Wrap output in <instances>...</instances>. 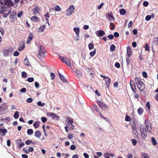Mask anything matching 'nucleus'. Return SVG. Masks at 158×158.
<instances>
[{
	"label": "nucleus",
	"mask_w": 158,
	"mask_h": 158,
	"mask_svg": "<svg viewBox=\"0 0 158 158\" xmlns=\"http://www.w3.org/2000/svg\"><path fill=\"white\" fill-rule=\"evenodd\" d=\"M66 126L68 127V128L70 130H72L74 129L75 126L73 124V119L70 117L66 118L65 121Z\"/></svg>",
	"instance_id": "nucleus-1"
},
{
	"label": "nucleus",
	"mask_w": 158,
	"mask_h": 158,
	"mask_svg": "<svg viewBox=\"0 0 158 158\" xmlns=\"http://www.w3.org/2000/svg\"><path fill=\"white\" fill-rule=\"evenodd\" d=\"M135 81L138 88L141 91H143L145 89V85L143 82L138 77L135 78Z\"/></svg>",
	"instance_id": "nucleus-2"
},
{
	"label": "nucleus",
	"mask_w": 158,
	"mask_h": 158,
	"mask_svg": "<svg viewBox=\"0 0 158 158\" xmlns=\"http://www.w3.org/2000/svg\"><path fill=\"white\" fill-rule=\"evenodd\" d=\"M140 131L142 137L143 139H145L147 136V131L146 128L143 125L140 126Z\"/></svg>",
	"instance_id": "nucleus-3"
},
{
	"label": "nucleus",
	"mask_w": 158,
	"mask_h": 158,
	"mask_svg": "<svg viewBox=\"0 0 158 158\" xmlns=\"http://www.w3.org/2000/svg\"><path fill=\"white\" fill-rule=\"evenodd\" d=\"M60 58L61 59L62 62L65 63L68 66H71V63L70 60L67 57H64L62 56H60Z\"/></svg>",
	"instance_id": "nucleus-4"
},
{
	"label": "nucleus",
	"mask_w": 158,
	"mask_h": 158,
	"mask_svg": "<svg viewBox=\"0 0 158 158\" xmlns=\"http://www.w3.org/2000/svg\"><path fill=\"white\" fill-rule=\"evenodd\" d=\"M145 124L148 132L151 133L152 131V125L149 123V121L147 119L145 121Z\"/></svg>",
	"instance_id": "nucleus-5"
},
{
	"label": "nucleus",
	"mask_w": 158,
	"mask_h": 158,
	"mask_svg": "<svg viewBox=\"0 0 158 158\" xmlns=\"http://www.w3.org/2000/svg\"><path fill=\"white\" fill-rule=\"evenodd\" d=\"M97 102L101 109L105 111L108 110L109 108L108 106L101 101L98 100Z\"/></svg>",
	"instance_id": "nucleus-6"
},
{
	"label": "nucleus",
	"mask_w": 158,
	"mask_h": 158,
	"mask_svg": "<svg viewBox=\"0 0 158 158\" xmlns=\"http://www.w3.org/2000/svg\"><path fill=\"white\" fill-rule=\"evenodd\" d=\"M75 8L73 5L71 6L66 11V13L67 15H70L73 12Z\"/></svg>",
	"instance_id": "nucleus-7"
},
{
	"label": "nucleus",
	"mask_w": 158,
	"mask_h": 158,
	"mask_svg": "<svg viewBox=\"0 0 158 158\" xmlns=\"http://www.w3.org/2000/svg\"><path fill=\"white\" fill-rule=\"evenodd\" d=\"M130 85L132 90L134 93L136 92V85L133 81L131 80L130 82Z\"/></svg>",
	"instance_id": "nucleus-8"
},
{
	"label": "nucleus",
	"mask_w": 158,
	"mask_h": 158,
	"mask_svg": "<svg viewBox=\"0 0 158 158\" xmlns=\"http://www.w3.org/2000/svg\"><path fill=\"white\" fill-rule=\"evenodd\" d=\"M16 143L17 144V147L19 148H21L25 144L22 142L21 139H17L16 140Z\"/></svg>",
	"instance_id": "nucleus-9"
},
{
	"label": "nucleus",
	"mask_w": 158,
	"mask_h": 158,
	"mask_svg": "<svg viewBox=\"0 0 158 158\" xmlns=\"http://www.w3.org/2000/svg\"><path fill=\"white\" fill-rule=\"evenodd\" d=\"M96 35L99 37H101L105 35L104 31L102 30H99L95 32Z\"/></svg>",
	"instance_id": "nucleus-10"
},
{
	"label": "nucleus",
	"mask_w": 158,
	"mask_h": 158,
	"mask_svg": "<svg viewBox=\"0 0 158 158\" xmlns=\"http://www.w3.org/2000/svg\"><path fill=\"white\" fill-rule=\"evenodd\" d=\"M48 115L51 116L53 119L55 120H58L59 118V116L53 113H49L48 114Z\"/></svg>",
	"instance_id": "nucleus-11"
},
{
	"label": "nucleus",
	"mask_w": 158,
	"mask_h": 158,
	"mask_svg": "<svg viewBox=\"0 0 158 158\" xmlns=\"http://www.w3.org/2000/svg\"><path fill=\"white\" fill-rule=\"evenodd\" d=\"M158 44V38L157 37L154 38L152 43V48L153 47L157 46Z\"/></svg>",
	"instance_id": "nucleus-12"
},
{
	"label": "nucleus",
	"mask_w": 158,
	"mask_h": 158,
	"mask_svg": "<svg viewBox=\"0 0 158 158\" xmlns=\"http://www.w3.org/2000/svg\"><path fill=\"white\" fill-rule=\"evenodd\" d=\"M0 3L2 5H7L8 6L10 3V0H0Z\"/></svg>",
	"instance_id": "nucleus-13"
},
{
	"label": "nucleus",
	"mask_w": 158,
	"mask_h": 158,
	"mask_svg": "<svg viewBox=\"0 0 158 158\" xmlns=\"http://www.w3.org/2000/svg\"><path fill=\"white\" fill-rule=\"evenodd\" d=\"M107 17L110 21H113L114 20V17L112 13H110L107 15Z\"/></svg>",
	"instance_id": "nucleus-14"
},
{
	"label": "nucleus",
	"mask_w": 158,
	"mask_h": 158,
	"mask_svg": "<svg viewBox=\"0 0 158 158\" xmlns=\"http://www.w3.org/2000/svg\"><path fill=\"white\" fill-rule=\"evenodd\" d=\"M46 28V25H43L41 26L38 29V32L40 33H42L44 31V30Z\"/></svg>",
	"instance_id": "nucleus-15"
},
{
	"label": "nucleus",
	"mask_w": 158,
	"mask_h": 158,
	"mask_svg": "<svg viewBox=\"0 0 158 158\" xmlns=\"http://www.w3.org/2000/svg\"><path fill=\"white\" fill-rule=\"evenodd\" d=\"M44 52L45 51L43 49V47L40 46V47L39 55L41 56H44Z\"/></svg>",
	"instance_id": "nucleus-16"
},
{
	"label": "nucleus",
	"mask_w": 158,
	"mask_h": 158,
	"mask_svg": "<svg viewBox=\"0 0 158 158\" xmlns=\"http://www.w3.org/2000/svg\"><path fill=\"white\" fill-rule=\"evenodd\" d=\"M33 38V35L32 33H31L27 41V44H29L31 43V41L32 40Z\"/></svg>",
	"instance_id": "nucleus-17"
},
{
	"label": "nucleus",
	"mask_w": 158,
	"mask_h": 158,
	"mask_svg": "<svg viewBox=\"0 0 158 158\" xmlns=\"http://www.w3.org/2000/svg\"><path fill=\"white\" fill-rule=\"evenodd\" d=\"M45 18L46 20V21L47 23L48 24V26L50 25V24L49 23V21L48 18L50 17V15L49 14V12H48L45 15Z\"/></svg>",
	"instance_id": "nucleus-18"
},
{
	"label": "nucleus",
	"mask_w": 158,
	"mask_h": 158,
	"mask_svg": "<svg viewBox=\"0 0 158 158\" xmlns=\"http://www.w3.org/2000/svg\"><path fill=\"white\" fill-rule=\"evenodd\" d=\"M40 10L39 8L37 7H35V8L33 9V11L34 14L35 15L39 14V12Z\"/></svg>",
	"instance_id": "nucleus-19"
},
{
	"label": "nucleus",
	"mask_w": 158,
	"mask_h": 158,
	"mask_svg": "<svg viewBox=\"0 0 158 158\" xmlns=\"http://www.w3.org/2000/svg\"><path fill=\"white\" fill-rule=\"evenodd\" d=\"M3 55L4 56H6L8 55L9 53V51L7 49H4L2 51Z\"/></svg>",
	"instance_id": "nucleus-20"
},
{
	"label": "nucleus",
	"mask_w": 158,
	"mask_h": 158,
	"mask_svg": "<svg viewBox=\"0 0 158 158\" xmlns=\"http://www.w3.org/2000/svg\"><path fill=\"white\" fill-rule=\"evenodd\" d=\"M132 133L135 138H137L138 137V132L137 130L132 131Z\"/></svg>",
	"instance_id": "nucleus-21"
},
{
	"label": "nucleus",
	"mask_w": 158,
	"mask_h": 158,
	"mask_svg": "<svg viewBox=\"0 0 158 158\" xmlns=\"http://www.w3.org/2000/svg\"><path fill=\"white\" fill-rule=\"evenodd\" d=\"M58 75L60 78L63 82H65L66 81V79L64 78V76H62L60 73L58 72Z\"/></svg>",
	"instance_id": "nucleus-22"
},
{
	"label": "nucleus",
	"mask_w": 158,
	"mask_h": 158,
	"mask_svg": "<svg viewBox=\"0 0 158 158\" xmlns=\"http://www.w3.org/2000/svg\"><path fill=\"white\" fill-rule=\"evenodd\" d=\"M127 55L129 57H130L132 54L131 48L128 46L127 47Z\"/></svg>",
	"instance_id": "nucleus-23"
},
{
	"label": "nucleus",
	"mask_w": 158,
	"mask_h": 158,
	"mask_svg": "<svg viewBox=\"0 0 158 158\" xmlns=\"http://www.w3.org/2000/svg\"><path fill=\"white\" fill-rule=\"evenodd\" d=\"M106 82V86L107 88H109L110 85V83L111 81L110 79V78H107V79L105 81Z\"/></svg>",
	"instance_id": "nucleus-24"
},
{
	"label": "nucleus",
	"mask_w": 158,
	"mask_h": 158,
	"mask_svg": "<svg viewBox=\"0 0 158 158\" xmlns=\"http://www.w3.org/2000/svg\"><path fill=\"white\" fill-rule=\"evenodd\" d=\"M73 31L75 32L77 35H79L80 33V29L78 27H74L73 28Z\"/></svg>",
	"instance_id": "nucleus-25"
},
{
	"label": "nucleus",
	"mask_w": 158,
	"mask_h": 158,
	"mask_svg": "<svg viewBox=\"0 0 158 158\" xmlns=\"http://www.w3.org/2000/svg\"><path fill=\"white\" fill-rule=\"evenodd\" d=\"M24 63L25 65L30 66V64L29 63L28 60L27 59V58L26 57L24 60Z\"/></svg>",
	"instance_id": "nucleus-26"
},
{
	"label": "nucleus",
	"mask_w": 158,
	"mask_h": 158,
	"mask_svg": "<svg viewBox=\"0 0 158 158\" xmlns=\"http://www.w3.org/2000/svg\"><path fill=\"white\" fill-rule=\"evenodd\" d=\"M126 10L124 9H121L119 10V13L121 15H124L126 14Z\"/></svg>",
	"instance_id": "nucleus-27"
},
{
	"label": "nucleus",
	"mask_w": 158,
	"mask_h": 158,
	"mask_svg": "<svg viewBox=\"0 0 158 158\" xmlns=\"http://www.w3.org/2000/svg\"><path fill=\"white\" fill-rule=\"evenodd\" d=\"M141 158H149L148 155L146 153H142Z\"/></svg>",
	"instance_id": "nucleus-28"
},
{
	"label": "nucleus",
	"mask_w": 158,
	"mask_h": 158,
	"mask_svg": "<svg viewBox=\"0 0 158 158\" xmlns=\"http://www.w3.org/2000/svg\"><path fill=\"white\" fill-rule=\"evenodd\" d=\"M33 125L35 128H38L39 126V122L38 121L35 122Z\"/></svg>",
	"instance_id": "nucleus-29"
},
{
	"label": "nucleus",
	"mask_w": 158,
	"mask_h": 158,
	"mask_svg": "<svg viewBox=\"0 0 158 158\" xmlns=\"http://www.w3.org/2000/svg\"><path fill=\"white\" fill-rule=\"evenodd\" d=\"M116 48V47L114 44H112L111 45L110 47V51L113 52L114 51Z\"/></svg>",
	"instance_id": "nucleus-30"
},
{
	"label": "nucleus",
	"mask_w": 158,
	"mask_h": 158,
	"mask_svg": "<svg viewBox=\"0 0 158 158\" xmlns=\"http://www.w3.org/2000/svg\"><path fill=\"white\" fill-rule=\"evenodd\" d=\"M138 114L139 115H141L143 112V110L142 108H139L137 110Z\"/></svg>",
	"instance_id": "nucleus-31"
},
{
	"label": "nucleus",
	"mask_w": 158,
	"mask_h": 158,
	"mask_svg": "<svg viewBox=\"0 0 158 158\" xmlns=\"http://www.w3.org/2000/svg\"><path fill=\"white\" fill-rule=\"evenodd\" d=\"M41 133L39 131H36L35 132V135L36 137L39 138L41 136Z\"/></svg>",
	"instance_id": "nucleus-32"
},
{
	"label": "nucleus",
	"mask_w": 158,
	"mask_h": 158,
	"mask_svg": "<svg viewBox=\"0 0 158 158\" xmlns=\"http://www.w3.org/2000/svg\"><path fill=\"white\" fill-rule=\"evenodd\" d=\"M152 141L153 145H156L157 144V142L155 138L154 137L152 138Z\"/></svg>",
	"instance_id": "nucleus-33"
},
{
	"label": "nucleus",
	"mask_w": 158,
	"mask_h": 158,
	"mask_svg": "<svg viewBox=\"0 0 158 158\" xmlns=\"http://www.w3.org/2000/svg\"><path fill=\"white\" fill-rule=\"evenodd\" d=\"M96 52V50L95 48L94 49V50L90 52V55L92 57L94 56Z\"/></svg>",
	"instance_id": "nucleus-34"
},
{
	"label": "nucleus",
	"mask_w": 158,
	"mask_h": 158,
	"mask_svg": "<svg viewBox=\"0 0 158 158\" xmlns=\"http://www.w3.org/2000/svg\"><path fill=\"white\" fill-rule=\"evenodd\" d=\"M37 104L38 106H40L41 107H43L45 105L44 103H42L40 101L38 102L37 103Z\"/></svg>",
	"instance_id": "nucleus-35"
},
{
	"label": "nucleus",
	"mask_w": 158,
	"mask_h": 158,
	"mask_svg": "<svg viewBox=\"0 0 158 158\" xmlns=\"http://www.w3.org/2000/svg\"><path fill=\"white\" fill-rule=\"evenodd\" d=\"M27 133L28 135H31L33 134V131L32 129H28L27 130Z\"/></svg>",
	"instance_id": "nucleus-36"
},
{
	"label": "nucleus",
	"mask_w": 158,
	"mask_h": 158,
	"mask_svg": "<svg viewBox=\"0 0 158 158\" xmlns=\"http://www.w3.org/2000/svg\"><path fill=\"white\" fill-rule=\"evenodd\" d=\"M19 112L18 111H16L14 116V118L15 119H17L19 118Z\"/></svg>",
	"instance_id": "nucleus-37"
},
{
	"label": "nucleus",
	"mask_w": 158,
	"mask_h": 158,
	"mask_svg": "<svg viewBox=\"0 0 158 158\" xmlns=\"http://www.w3.org/2000/svg\"><path fill=\"white\" fill-rule=\"evenodd\" d=\"M0 132L3 133L4 135L7 132V131L6 129L0 128Z\"/></svg>",
	"instance_id": "nucleus-38"
},
{
	"label": "nucleus",
	"mask_w": 158,
	"mask_h": 158,
	"mask_svg": "<svg viewBox=\"0 0 158 158\" xmlns=\"http://www.w3.org/2000/svg\"><path fill=\"white\" fill-rule=\"evenodd\" d=\"M38 18L36 16H33L31 18V20L33 21H37Z\"/></svg>",
	"instance_id": "nucleus-39"
},
{
	"label": "nucleus",
	"mask_w": 158,
	"mask_h": 158,
	"mask_svg": "<svg viewBox=\"0 0 158 158\" xmlns=\"http://www.w3.org/2000/svg\"><path fill=\"white\" fill-rule=\"evenodd\" d=\"M144 47L145 48V50L147 51H150L149 47L148 46V44L147 43H146L145 44V46Z\"/></svg>",
	"instance_id": "nucleus-40"
},
{
	"label": "nucleus",
	"mask_w": 158,
	"mask_h": 158,
	"mask_svg": "<svg viewBox=\"0 0 158 158\" xmlns=\"http://www.w3.org/2000/svg\"><path fill=\"white\" fill-rule=\"evenodd\" d=\"M88 47L89 50H91L94 48V44L91 43H89L88 44Z\"/></svg>",
	"instance_id": "nucleus-41"
},
{
	"label": "nucleus",
	"mask_w": 158,
	"mask_h": 158,
	"mask_svg": "<svg viewBox=\"0 0 158 158\" xmlns=\"http://www.w3.org/2000/svg\"><path fill=\"white\" fill-rule=\"evenodd\" d=\"M76 72L77 74V76L79 77H81L82 75V73L80 70H77L76 71Z\"/></svg>",
	"instance_id": "nucleus-42"
},
{
	"label": "nucleus",
	"mask_w": 158,
	"mask_h": 158,
	"mask_svg": "<svg viewBox=\"0 0 158 158\" xmlns=\"http://www.w3.org/2000/svg\"><path fill=\"white\" fill-rule=\"evenodd\" d=\"M21 75L22 77L25 78L27 77V73L25 72H23L21 73Z\"/></svg>",
	"instance_id": "nucleus-43"
},
{
	"label": "nucleus",
	"mask_w": 158,
	"mask_h": 158,
	"mask_svg": "<svg viewBox=\"0 0 158 158\" xmlns=\"http://www.w3.org/2000/svg\"><path fill=\"white\" fill-rule=\"evenodd\" d=\"M132 144L134 146H135L137 144V141L135 139H133L131 140Z\"/></svg>",
	"instance_id": "nucleus-44"
},
{
	"label": "nucleus",
	"mask_w": 158,
	"mask_h": 158,
	"mask_svg": "<svg viewBox=\"0 0 158 158\" xmlns=\"http://www.w3.org/2000/svg\"><path fill=\"white\" fill-rule=\"evenodd\" d=\"M61 10V8L58 6H56L55 7V10L56 11H60Z\"/></svg>",
	"instance_id": "nucleus-45"
},
{
	"label": "nucleus",
	"mask_w": 158,
	"mask_h": 158,
	"mask_svg": "<svg viewBox=\"0 0 158 158\" xmlns=\"http://www.w3.org/2000/svg\"><path fill=\"white\" fill-rule=\"evenodd\" d=\"M18 5V4L17 3H15L14 4L10 1V6H13V7L15 8H16L17 7Z\"/></svg>",
	"instance_id": "nucleus-46"
},
{
	"label": "nucleus",
	"mask_w": 158,
	"mask_h": 158,
	"mask_svg": "<svg viewBox=\"0 0 158 158\" xmlns=\"http://www.w3.org/2000/svg\"><path fill=\"white\" fill-rule=\"evenodd\" d=\"M25 48L24 44H23V45H20L19 48V50L20 51H21L22 50Z\"/></svg>",
	"instance_id": "nucleus-47"
},
{
	"label": "nucleus",
	"mask_w": 158,
	"mask_h": 158,
	"mask_svg": "<svg viewBox=\"0 0 158 158\" xmlns=\"http://www.w3.org/2000/svg\"><path fill=\"white\" fill-rule=\"evenodd\" d=\"M34 81V79L33 77H29L27 78V81L28 82H31Z\"/></svg>",
	"instance_id": "nucleus-48"
},
{
	"label": "nucleus",
	"mask_w": 158,
	"mask_h": 158,
	"mask_svg": "<svg viewBox=\"0 0 158 158\" xmlns=\"http://www.w3.org/2000/svg\"><path fill=\"white\" fill-rule=\"evenodd\" d=\"M151 18V16L150 15H147L145 18V20L147 21H148L150 20Z\"/></svg>",
	"instance_id": "nucleus-49"
},
{
	"label": "nucleus",
	"mask_w": 158,
	"mask_h": 158,
	"mask_svg": "<svg viewBox=\"0 0 158 158\" xmlns=\"http://www.w3.org/2000/svg\"><path fill=\"white\" fill-rule=\"evenodd\" d=\"M32 143V141L31 140H26L25 142V143L26 145H29L30 143Z\"/></svg>",
	"instance_id": "nucleus-50"
},
{
	"label": "nucleus",
	"mask_w": 158,
	"mask_h": 158,
	"mask_svg": "<svg viewBox=\"0 0 158 158\" xmlns=\"http://www.w3.org/2000/svg\"><path fill=\"white\" fill-rule=\"evenodd\" d=\"M27 101L28 103H31L33 101V99L32 98H29L27 99Z\"/></svg>",
	"instance_id": "nucleus-51"
},
{
	"label": "nucleus",
	"mask_w": 158,
	"mask_h": 158,
	"mask_svg": "<svg viewBox=\"0 0 158 158\" xmlns=\"http://www.w3.org/2000/svg\"><path fill=\"white\" fill-rule=\"evenodd\" d=\"M96 130L98 132H100L101 131H103V130L101 127L97 128L96 129Z\"/></svg>",
	"instance_id": "nucleus-52"
},
{
	"label": "nucleus",
	"mask_w": 158,
	"mask_h": 158,
	"mask_svg": "<svg viewBox=\"0 0 158 158\" xmlns=\"http://www.w3.org/2000/svg\"><path fill=\"white\" fill-rule=\"evenodd\" d=\"M50 76L51 80H53L54 79L55 77V75L53 73H50Z\"/></svg>",
	"instance_id": "nucleus-53"
},
{
	"label": "nucleus",
	"mask_w": 158,
	"mask_h": 158,
	"mask_svg": "<svg viewBox=\"0 0 158 158\" xmlns=\"http://www.w3.org/2000/svg\"><path fill=\"white\" fill-rule=\"evenodd\" d=\"M94 107L95 110L97 112L99 111V110L98 107L95 105H94Z\"/></svg>",
	"instance_id": "nucleus-54"
},
{
	"label": "nucleus",
	"mask_w": 158,
	"mask_h": 158,
	"mask_svg": "<svg viewBox=\"0 0 158 158\" xmlns=\"http://www.w3.org/2000/svg\"><path fill=\"white\" fill-rule=\"evenodd\" d=\"M42 121L43 123H45L47 121V119L46 118L44 117H42L41 118Z\"/></svg>",
	"instance_id": "nucleus-55"
},
{
	"label": "nucleus",
	"mask_w": 158,
	"mask_h": 158,
	"mask_svg": "<svg viewBox=\"0 0 158 158\" xmlns=\"http://www.w3.org/2000/svg\"><path fill=\"white\" fill-rule=\"evenodd\" d=\"M110 25L112 27L110 28L111 30H114L115 28V27L114 26V24L113 23H110Z\"/></svg>",
	"instance_id": "nucleus-56"
},
{
	"label": "nucleus",
	"mask_w": 158,
	"mask_h": 158,
	"mask_svg": "<svg viewBox=\"0 0 158 158\" xmlns=\"http://www.w3.org/2000/svg\"><path fill=\"white\" fill-rule=\"evenodd\" d=\"M131 120L130 118V117L128 115L126 116L125 118V120L126 121H130Z\"/></svg>",
	"instance_id": "nucleus-57"
},
{
	"label": "nucleus",
	"mask_w": 158,
	"mask_h": 158,
	"mask_svg": "<svg viewBox=\"0 0 158 158\" xmlns=\"http://www.w3.org/2000/svg\"><path fill=\"white\" fill-rule=\"evenodd\" d=\"M108 38L110 40H112L114 38V36L113 35L110 34L107 36Z\"/></svg>",
	"instance_id": "nucleus-58"
},
{
	"label": "nucleus",
	"mask_w": 158,
	"mask_h": 158,
	"mask_svg": "<svg viewBox=\"0 0 158 158\" xmlns=\"http://www.w3.org/2000/svg\"><path fill=\"white\" fill-rule=\"evenodd\" d=\"M19 53L17 51H16L14 53L13 55L14 56H17L19 55Z\"/></svg>",
	"instance_id": "nucleus-59"
},
{
	"label": "nucleus",
	"mask_w": 158,
	"mask_h": 158,
	"mask_svg": "<svg viewBox=\"0 0 158 158\" xmlns=\"http://www.w3.org/2000/svg\"><path fill=\"white\" fill-rule=\"evenodd\" d=\"M143 76L144 78H146L147 77V73L146 72H143L142 73Z\"/></svg>",
	"instance_id": "nucleus-60"
},
{
	"label": "nucleus",
	"mask_w": 158,
	"mask_h": 158,
	"mask_svg": "<svg viewBox=\"0 0 158 158\" xmlns=\"http://www.w3.org/2000/svg\"><path fill=\"white\" fill-rule=\"evenodd\" d=\"M126 63L127 65H129L130 62V60L129 58H126Z\"/></svg>",
	"instance_id": "nucleus-61"
},
{
	"label": "nucleus",
	"mask_w": 158,
	"mask_h": 158,
	"mask_svg": "<svg viewBox=\"0 0 158 158\" xmlns=\"http://www.w3.org/2000/svg\"><path fill=\"white\" fill-rule=\"evenodd\" d=\"M76 147L74 145H72L70 146V149L72 150H74L75 149Z\"/></svg>",
	"instance_id": "nucleus-62"
},
{
	"label": "nucleus",
	"mask_w": 158,
	"mask_h": 158,
	"mask_svg": "<svg viewBox=\"0 0 158 158\" xmlns=\"http://www.w3.org/2000/svg\"><path fill=\"white\" fill-rule=\"evenodd\" d=\"M115 66L117 68H119L120 67V65L118 63H116L115 64Z\"/></svg>",
	"instance_id": "nucleus-63"
},
{
	"label": "nucleus",
	"mask_w": 158,
	"mask_h": 158,
	"mask_svg": "<svg viewBox=\"0 0 158 158\" xmlns=\"http://www.w3.org/2000/svg\"><path fill=\"white\" fill-rule=\"evenodd\" d=\"M148 2L147 1H144L143 2V5L144 6H147L148 5Z\"/></svg>",
	"instance_id": "nucleus-64"
}]
</instances>
